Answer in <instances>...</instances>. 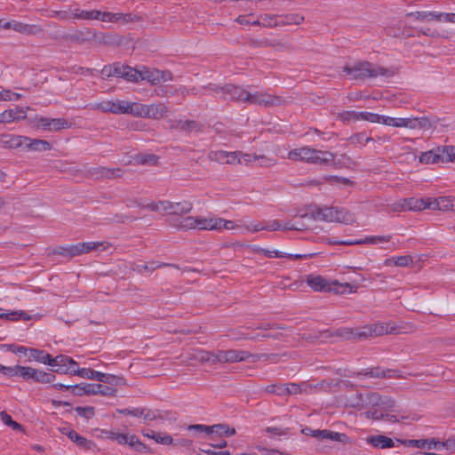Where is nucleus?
I'll use <instances>...</instances> for the list:
<instances>
[{"label":"nucleus","instance_id":"nucleus-1","mask_svg":"<svg viewBox=\"0 0 455 455\" xmlns=\"http://www.w3.org/2000/svg\"><path fill=\"white\" fill-rule=\"evenodd\" d=\"M343 71L355 80L376 78L379 76L391 77L395 75L393 69L369 61H358L352 66L347 65L343 68Z\"/></svg>","mask_w":455,"mask_h":455},{"label":"nucleus","instance_id":"nucleus-2","mask_svg":"<svg viewBox=\"0 0 455 455\" xmlns=\"http://www.w3.org/2000/svg\"><path fill=\"white\" fill-rule=\"evenodd\" d=\"M335 154L310 147H301L291 150L288 158L292 161H301L311 164L327 165L334 162Z\"/></svg>","mask_w":455,"mask_h":455},{"label":"nucleus","instance_id":"nucleus-3","mask_svg":"<svg viewBox=\"0 0 455 455\" xmlns=\"http://www.w3.org/2000/svg\"><path fill=\"white\" fill-rule=\"evenodd\" d=\"M146 207L152 212L180 217L192 211L193 204L190 201L171 202L163 200L147 204Z\"/></svg>","mask_w":455,"mask_h":455},{"label":"nucleus","instance_id":"nucleus-4","mask_svg":"<svg viewBox=\"0 0 455 455\" xmlns=\"http://www.w3.org/2000/svg\"><path fill=\"white\" fill-rule=\"evenodd\" d=\"M307 284L315 291L343 293L339 289L342 287H349L348 283H339L338 281H329L319 275H307L306 276Z\"/></svg>","mask_w":455,"mask_h":455},{"label":"nucleus","instance_id":"nucleus-5","mask_svg":"<svg viewBox=\"0 0 455 455\" xmlns=\"http://www.w3.org/2000/svg\"><path fill=\"white\" fill-rule=\"evenodd\" d=\"M73 394L79 396L84 395H101L104 396H115L116 394V388L102 384L82 383L74 385Z\"/></svg>","mask_w":455,"mask_h":455},{"label":"nucleus","instance_id":"nucleus-6","mask_svg":"<svg viewBox=\"0 0 455 455\" xmlns=\"http://www.w3.org/2000/svg\"><path fill=\"white\" fill-rule=\"evenodd\" d=\"M283 102V100L280 96L272 95L263 92H248L247 98H245V103L263 106L266 108H271L274 106H280Z\"/></svg>","mask_w":455,"mask_h":455},{"label":"nucleus","instance_id":"nucleus-7","mask_svg":"<svg viewBox=\"0 0 455 455\" xmlns=\"http://www.w3.org/2000/svg\"><path fill=\"white\" fill-rule=\"evenodd\" d=\"M146 80L152 85L172 80V74L167 70L140 67V81Z\"/></svg>","mask_w":455,"mask_h":455},{"label":"nucleus","instance_id":"nucleus-8","mask_svg":"<svg viewBox=\"0 0 455 455\" xmlns=\"http://www.w3.org/2000/svg\"><path fill=\"white\" fill-rule=\"evenodd\" d=\"M208 159L220 164H241L239 151L211 150L208 153Z\"/></svg>","mask_w":455,"mask_h":455},{"label":"nucleus","instance_id":"nucleus-9","mask_svg":"<svg viewBox=\"0 0 455 455\" xmlns=\"http://www.w3.org/2000/svg\"><path fill=\"white\" fill-rule=\"evenodd\" d=\"M126 100H104L99 103L90 104L88 107L93 110H101L104 113L124 115Z\"/></svg>","mask_w":455,"mask_h":455},{"label":"nucleus","instance_id":"nucleus-10","mask_svg":"<svg viewBox=\"0 0 455 455\" xmlns=\"http://www.w3.org/2000/svg\"><path fill=\"white\" fill-rule=\"evenodd\" d=\"M124 38L116 33L98 32L92 29V41L100 46H119L124 44Z\"/></svg>","mask_w":455,"mask_h":455},{"label":"nucleus","instance_id":"nucleus-11","mask_svg":"<svg viewBox=\"0 0 455 455\" xmlns=\"http://www.w3.org/2000/svg\"><path fill=\"white\" fill-rule=\"evenodd\" d=\"M337 216V207H323L312 210L310 213L300 215L301 218H310L315 220H323L327 222H335Z\"/></svg>","mask_w":455,"mask_h":455},{"label":"nucleus","instance_id":"nucleus-12","mask_svg":"<svg viewBox=\"0 0 455 455\" xmlns=\"http://www.w3.org/2000/svg\"><path fill=\"white\" fill-rule=\"evenodd\" d=\"M249 351L228 349L219 350V363H233L249 359Z\"/></svg>","mask_w":455,"mask_h":455},{"label":"nucleus","instance_id":"nucleus-13","mask_svg":"<svg viewBox=\"0 0 455 455\" xmlns=\"http://www.w3.org/2000/svg\"><path fill=\"white\" fill-rule=\"evenodd\" d=\"M224 100H232L242 101L245 103V98H247L248 91L241 86L228 84L223 86L221 89Z\"/></svg>","mask_w":455,"mask_h":455},{"label":"nucleus","instance_id":"nucleus-14","mask_svg":"<svg viewBox=\"0 0 455 455\" xmlns=\"http://www.w3.org/2000/svg\"><path fill=\"white\" fill-rule=\"evenodd\" d=\"M198 216H180L175 217L171 225L178 230L197 229Z\"/></svg>","mask_w":455,"mask_h":455},{"label":"nucleus","instance_id":"nucleus-15","mask_svg":"<svg viewBox=\"0 0 455 455\" xmlns=\"http://www.w3.org/2000/svg\"><path fill=\"white\" fill-rule=\"evenodd\" d=\"M68 363H75V360L65 355H59L56 357L50 358V363L48 365L55 367L53 370L57 373L70 374L72 367H68Z\"/></svg>","mask_w":455,"mask_h":455},{"label":"nucleus","instance_id":"nucleus-16","mask_svg":"<svg viewBox=\"0 0 455 455\" xmlns=\"http://www.w3.org/2000/svg\"><path fill=\"white\" fill-rule=\"evenodd\" d=\"M103 243L100 242H84L68 246L69 258L98 250Z\"/></svg>","mask_w":455,"mask_h":455},{"label":"nucleus","instance_id":"nucleus-17","mask_svg":"<svg viewBox=\"0 0 455 455\" xmlns=\"http://www.w3.org/2000/svg\"><path fill=\"white\" fill-rule=\"evenodd\" d=\"M27 117L26 111L22 108L16 107L15 108L6 109L0 114L1 124H10L17 122Z\"/></svg>","mask_w":455,"mask_h":455},{"label":"nucleus","instance_id":"nucleus-18","mask_svg":"<svg viewBox=\"0 0 455 455\" xmlns=\"http://www.w3.org/2000/svg\"><path fill=\"white\" fill-rule=\"evenodd\" d=\"M169 112V108L166 103L157 102L147 105L146 118H152L155 120L164 117Z\"/></svg>","mask_w":455,"mask_h":455},{"label":"nucleus","instance_id":"nucleus-19","mask_svg":"<svg viewBox=\"0 0 455 455\" xmlns=\"http://www.w3.org/2000/svg\"><path fill=\"white\" fill-rule=\"evenodd\" d=\"M92 29L85 28L84 29L76 30L74 33L67 34L63 38L71 43L84 44L85 42L92 41Z\"/></svg>","mask_w":455,"mask_h":455},{"label":"nucleus","instance_id":"nucleus-20","mask_svg":"<svg viewBox=\"0 0 455 455\" xmlns=\"http://www.w3.org/2000/svg\"><path fill=\"white\" fill-rule=\"evenodd\" d=\"M220 218L216 216H198L197 230L219 231Z\"/></svg>","mask_w":455,"mask_h":455},{"label":"nucleus","instance_id":"nucleus-21","mask_svg":"<svg viewBox=\"0 0 455 455\" xmlns=\"http://www.w3.org/2000/svg\"><path fill=\"white\" fill-rule=\"evenodd\" d=\"M122 172V170L119 168L110 169L106 167H98L91 170L90 175L96 179H113L120 177Z\"/></svg>","mask_w":455,"mask_h":455},{"label":"nucleus","instance_id":"nucleus-22","mask_svg":"<svg viewBox=\"0 0 455 455\" xmlns=\"http://www.w3.org/2000/svg\"><path fill=\"white\" fill-rule=\"evenodd\" d=\"M403 204L408 211H422L431 206L430 198L410 197L403 199Z\"/></svg>","mask_w":455,"mask_h":455},{"label":"nucleus","instance_id":"nucleus-23","mask_svg":"<svg viewBox=\"0 0 455 455\" xmlns=\"http://www.w3.org/2000/svg\"><path fill=\"white\" fill-rule=\"evenodd\" d=\"M431 206L429 209L443 212L453 211L452 196H440L437 198H430Z\"/></svg>","mask_w":455,"mask_h":455},{"label":"nucleus","instance_id":"nucleus-24","mask_svg":"<svg viewBox=\"0 0 455 455\" xmlns=\"http://www.w3.org/2000/svg\"><path fill=\"white\" fill-rule=\"evenodd\" d=\"M407 18H411L419 22H426L431 20L440 21V12H412L406 13Z\"/></svg>","mask_w":455,"mask_h":455},{"label":"nucleus","instance_id":"nucleus-25","mask_svg":"<svg viewBox=\"0 0 455 455\" xmlns=\"http://www.w3.org/2000/svg\"><path fill=\"white\" fill-rule=\"evenodd\" d=\"M27 141L28 137L26 136L8 134L4 135L2 138V143L9 148H25Z\"/></svg>","mask_w":455,"mask_h":455},{"label":"nucleus","instance_id":"nucleus-26","mask_svg":"<svg viewBox=\"0 0 455 455\" xmlns=\"http://www.w3.org/2000/svg\"><path fill=\"white\" fill-rule=\"evenodd\" d=\"M366 441L375 448L386 449L395 446V443L390 437L381 435L369 436Z\"/></svg>","mask_w":455,"mask_h":455},{"label":"nucleus","instance_id":"nucleus-27","mask_svg":"<svg viewBox=\"0 0 455 455\" xmlns=\"http://www.w3.org/2000/svg\"><path fill=\"white\" fill-rule=\"evenodd\" d=\"M125 114L132 115L136 117L146 118L147 105L139 102H131L126 100Z\"/></svg>","mask_w":455,"mask_h":455},{"label":"nucleus","instance_id":"nucleus-28","mask_svg":"<svg viewBox=\"0 0 455 455\" xmlns=\"http://www.w3.org/2000/svg\"><path fill=\"white\" fill-rule=\"evenodd\" d=\"M380 395L378 393H369L366 395H360L359 400L361 403H355L353 404V406H361V407H373V408H379V401H380Z\"/></svg>","mask_w":455,"mask_h":455},{"label":"nucleus","instance_id":"nucleus-29","mask_svg":"<svg viewBox=\"0 0 455 455\" xmlns=\"http://www.w3.org/2000/svg\"><path fill=\"white\" fill-rule=\"evenodd\" d=\"M13 30L24 35H37L43 32V28L38 25L25 24L14 20Z\"/></svg>","mask_w":455,"mask_h":455},{"label":"nucleus","instance_id":"nucleus-30","mask_svg":"<svg viewBox=\"0 0 455 455\" xmlns=\"http://www.w3.org/2000/svg\"><path fill=\"white\" fill-rule=\"evenodd\" d=\"M70 374L77 375V376H79L81 378H84V379H96L98 381H100V378H104L103 372L97 371L90 369V368L71 369Z\"/></svg>","mask_w":455,"mask_h":455},{"label":"nucleus","instance_id":"nucleus-31","mask_svg":"<svg viewBox=\"0 0 455 455\" xmlns=\"http://www.w3.org/2000/svg\"><path fill=\"white\" fill-rule=\"evenodd\" d=\"M168 412H161L156 410H151L148 408H141L140 418H142L145 421H153V420H164L168 419Z\"/></svg>","mask_w":455,"mask_h":455},{"label":"nucleus","instance_id":"nucleus-32","mask_svg":"<svg viewBox=\"0 0 455 455\" xmlns=\"http://www.w3.org/2000/svg\"><path fill=\"white\" fill-rule=\"evenodd\" d=\"M25 148L30 151H48L52 148V146L47 140L30 139L28 137Z\"/></svg>","mask_w":455,"mask_h":455},{"label":"nucleus","instance_id":"nucleus-33","mask_svg":"<svg viewBox=\"0 0 455 455\" xmlns=\"http://www.w3.org/2000/svg\"><path fill=\"white\" fill-rule=\"evenodd\" d=\"M194 359L200 363H219V350L215 352L199 350L195 353Z\"/></svg>","mask_w":455,"mask_h":455},{"label":"nucleus","instance_id":"nucleus-34","mask_svg":"<svg viewBox=\"0 0 455 455\" xmlns=\"http://www.w3.org/2000/svg\"><path fill=\"white\" fill-rule=\"evenodd\" d=\"M170 266L167 263H161L157 261H152L150 263H142V262H136L132 265V270L142 274L144 272H153L155 269H157L162 267Z\"/></svg>","mask_w":455,"mask_h":455},{"label":"nucleus","instance_id":"nucleus-35","mask_svg":"<svg viewBox=\"0 0 455 455\" xmlns=\"http://www.w3.org/2000/svg\"><path fill=\"white\" fill-rule=\"evenodd\" d=\"M356 217L355 214L346 208H338L337 207V216L336 221L339 223H342L345 225H351L355 223Z\"/></svg>","mask_w":455,"mask_h":455},{"label":"nucleus","instance_id":"nucleus-36","mask_svg":"<svg viewBox=\"0 0 455 455\" xmlns=\"http://www.w3.org/2000/svg\"><path fill=\"white\" fill-rule=\"evenodd\" d=\"M170 127H171V129H177V130H181V131H185V132L199 131L200 130L199 124L193 120L173 121Z\"/></svg>","mask_w":455,"mask_h":455},{"label":"nucleus","instance_id":"nucleus-37","mask_svg":"<svg viewBox=\"0 0 455 455\" xmlns=\"http://www.w3.org/2000/svg\"><path fill=\"white\" fill-rule=\"evenodd\" d=\"M303 227L290 226V223L283 224L280 220H274L267 222L265 225V230L275 231V230H302Z\"/></svg>","mask_w":455,"mask_h":455},{"label":"nucleus","instance_id":"nucleus-38","mask_svg":"<svg viewBox=\"0 0 455 455\" xmlns=\"http://www.w3.org/2000/svg\"><path fill=\"white\" fill-rule=\"evenodd\" d=\"M441 148H438L435 150H429L422 153L419 156V162L425 164H435L441 161Z\"/></svg>","mask_w":455,"mask_h":455},{"label":"nucleus","instance_id":"nucleus-39","mask_svg":"<svg viewBox=\"0 0 455 455\" xmlns=\"http://www.w3.org/2000/svg\"><path fill=\"white\" fill-rule=\"evenodd\" d=\"M99 10H81L76 8L74 20H98Z\"/></svg>","mask_w":455,"mask_h":455},{"label":"nucleus","instance_id":"nucleus-40","mask_svg":"<svg viewBox=\"0 0 455 455\" xmlns=\"http://www.w3.org/2000/svg\"><path fill=\"white\" fill-rule=\"evenodd\" d=\"M413 263V259L411 255L397 256L387 259L385 266H396V267H408Z\"/></svg>","mask_w":455,"mask_h":455},{"label":"nucleus","instance_id":"nucleus-41","mask_svg":"<svg viewBox=\"0 0 455 455\" xmlns=\"http://www.w3.org/2000/svg\"><path fill=\"white\" fill-rule=\"evenodd\" d=\"M125 65L121 63H115L111 66H105L102 69V73L107 76H116L123 78L125 71Z\"/></svg>","mask_w":455,"mask_h":455},{"label":"nucleus","instance_id":"nucleus-42","mask_svg":"<svg viewBox=\"0 0 455 455\" xmlns=\"http://www.w3.org/2000/svg\"><path fill=\"white\" fill-rule=\"evenodd\" d=\"M144 435L148 438L154 439L157 443L164 445H169L173 443V439L171 435L162 433H156L153 430H148L147 432L144 433Z\"/></svg>","mask_w":455,"mask_h":455},{"label":"nucleus","instance_id":"nucleus-43","mask_svg":"<svg viewBox=\"0 0 455 455\" xmlns=\"http://www.w3.org/2000/svg\"><path fill=\"white\" fill-rule=\"evenodd\" d=\"M268 47H272L277 52H291L294 50V45L289 40H277L269 39Z\"/></svg>","mask_w":455,"mask_h":455},{"label":"nucleus","instance_id":"nucleus-44","mask_svg":"<svg viewBox=\"0 0 455 455\" xmlns=\"http://www.w3.org/2000/svg\"><path fill=\"white\" fill-rule=\"evenodd\" d=\"M51 355L47 354L44 350H40L37 348H29L28 350V359H34L37 362H40L44 364L50 363Z\"/></svg>","mask_w":455,"mask_h":455},{"label":"nucleus","instance_id":"nucleus-45","mask_svg":"<svg viewBox=\"0 0 455 455\" xmlns=\"http://www.w3.org/2000/svg\"><path fill=\"white\" fill-rule=\"evenodd\" d=\"M216 434L220 436H231L235 434V428H230L225 424H217L211 426L210 435Z\"/></svg>","mask_w":455,"mask_h":455},{"label":"nucleus","instance_id":"nucleus-46","mask_svg":"<svg viewBox=\"0 0 455 455\" xmlns=\"http://www.w3.org/2000/svg\"><path fill=\"white\" fill-rule=\"evenodd\" d=\"M251 249L252 252H254V253H262L263 255H265L267 258H284V257H286V253L285 252L279 251H276V250H272L271 251V250H268V249L261 248V247L257 246V245L251 246Z\"/></svg>","mask_w":455,"mask_h":455},{"label":"nucleus","instance_id":"nucleus-47","mask_svg":"<svg viewBox=\"0 0 455 455\" xmlns=\"http://www.w3.org/2000/svg\"><path fill=\"white\" fill-rule=\"evenodd\" d=\"M387 372L395 373V370H392V369L384 370L380 367H375V368H371L370 370H365V371L363 372V375L365 377H370V378H387ZM361 374H363V372L358 373V375H361Z\"/></svg>","mask_w":455,"mask_h":455},{"label":"nucleus","instance_id":"nucleus-48","mask_svg":"<svg viewBox=\"0 0 455 455\" xmlns=\"http://www.w3.org/2000/svg\"><path fill=\"white\" fill-rule=\"evenodd\" d=\"M31 379L40 383H52L55 379V376L50 372L34 369Z\"/></svg>","mask_w":455,"mask_h":455},{"label":"nucleus","instance_id":"nucleus-49","mask_svg":"<svg viewBox=\"0 0 455 455\" xmlns=\"http://www.w3.org/2000/svg\"><path fill=\"white\" fill-rule=\"evenodd\" d=\"M140 67L132 68L130 66H126L123 78L129 82L138 83L140 81Z\"/></svg>","mask_w":455,"mask_h":455},{"label":"nucleus","instance_id":"nucleus-50","mask_svg":"<svg viewBox=\"0 0 455 455\" xmlns=\"http://www.w3.org/2000/svg\"><path fill=\"white\" fill-rule=\"evenodd\" d=\"M324 440H331V441L339 442L342 443H350V440L346 434L333 432V431H331L328 429L325 430Z\"/></svg>","mask_w":455,"mask_h":455},{"label":"nucleus","instance_id":"nucleus-51","mask_svg":"<svg viewBox=\"0 0 455 455\" xmlns=\"http://www.w3.org/2000/svg\"><path fill=\"white\" fill-rule=\"evenodd\" d=\"M283 19L278 21L279 26H285L291 24L299 25L303 22L304 17L298 13L287 14L282 17Z\"/></svg>","mask_w":455,"mask_h":455},{"label":"nucleus","instance_id":"nucleus-52","mask_svg":"<svg viewBox=\"0 0 455 455\" xmlns=\"http://www.w3.org/2000/svg\"><path fill=\"white\" fill-rule=\"evenodd\" d=\"M441 161L455 163V146H446L441 148Z\"/></svg>","mask_w":455,"mask_h":455},{"label":"nucleus","instance_id":"nucleus-53","mask_svg":"<svg viewBox=\"0 0 455 455\" xmlns=\"http://www.w3.org/2000/svg\"><path fill=\"white\" fill-rule=\"evenodd\" d=\"M383 116L381 115L371 112H358V120H365L371 123H383Z\"/></svg>","mask_w":455,"mask_h":455},{"label":"nucleus","instance_id":"nucleus-54","mask_svg":"<svg viewBox=\"0 0 455 455\" xmlns=\"http://www.w3.org/2000/svg\"><path fill=\"white\" fill-rule=\"evenodd\" d=\"M141 18L132 13L117 12V23L123 25L140 21Z\"/></svg>","mask_w":455,"mask_h":455},{"label":"nucleus","instance_id":"nucleus-55","mask_svg":"<svg viewBox=\"0 0 455 455\" xmlns=\"http://www.w3.org/2000/svg\"><path fill=\"white\" fill-rule=\"evenodd\" d=\"M0 318H5L7 320H30L31 316L24 311H12L10 313L0 314Z\"/></svg>","mask_w":455,"mask_h":455},{"label":"nucleus","instance_id":"nucleus-56","mask_svg":"<svg viewBox=\"0 0 455 455\" xmlns=\"http://www.w3.org/2000/svg\"><path fill=\"white\" fill-rule=\"evenodd\" d=\"M405 117L383 116V124L396 128H404Z\"/></svg>","mask_w":455,"mask_h":455},{"label":"nucleus","instance_id":"nucleus-57","mask_svg":"<svg viewBox=\"0 0 455 455\" xmlns=\"http://www.w3.org/2000/svg\"><path fill=\"white\" fill-rule=\"evenodd\" d=\"M62 433L66 434L71 441L77 443V445L81 447H85L88 443L86 438L81 436L74 430L66 431V428H64Z\"/></svg>","mask_w":455,"mask_h":455},{"label":"nucleus","instance_id":"nucleus-58","mask_svg":"<svg viewBox=\"0 0 455 455\" xmlns=\"http://www.w3.org/2000/svg\"><path fill=\"white\" fill-rule=\"evenodd\" d=\"M325 180L336 186H353L354 182L347 178L339 177V176H328L324 178Z\"/></svg>","mask_w":455,"mask_h":455},{"label":"nucleus","instance_id":"nucleus-59","mask_svg":"<svg viewBox=\"0 0 455 455\" xmlns=\"http://www.w3.org/2000/svg\"><path fill=\"white\" fill-rule=\"evenodd\" d=\"M103 377L100 379V381L110 385L109 387L119 386L124 383V379L122 377L106 373H103Z\"/></svg>","mask_w":455,"mask_h":455},{"label":"nucleus","instance_id":"nucleus-60","mask_svg":"<svg viewBox=\"0 0 455 455\" xmlns=\"http://www.w3.org/2000/svg\"><path fill=\"white\" fill-rule=\"evenodd\" d=\"M264 391L267 394H273L280 396L285 395V388L283 384H271L265 387Z\"/></svg>","mask_w":455,"mask_h":455},{"label":"nucleus","instance_id":"nucleus-61","mask_svg":"<svg viewBox=\"0 0 455 455\" xmlns=\"http://www.w3.org/2000/svg\"><path fill=\"white\" fill-rule=\"evenodd\" d=\"M254 160L258 162V165L259 167H271L276 164V160L275 158L267 156L265 155H256Z\"/></svg>","mask_w":455,"mask_h":455},{"label":"nucleus","instance_id":"nucleus-62","mask_svg":"<svg viewBox=\"0 0 455 455\" xmlns=\"http://www.w3.org/2000/svg\"><path fill=\"white\" fill-rule=\"evenodd\" d=\"M395 406V401L388 396H380L379 409L382 411H392Z\"/></svg>","mask_w":455,"mask_h":455},{"label":"nucleus","instance_id":"nucleus-63","mask_svg":"<svg viewBox=\"0 0 455 455\" xmlns=\"http://www.w3.org/2000/svg\"><path fill=\"white\" fill-rule=\"evenodd\" d=\"M98 20L107 23H117V12H101L99 10Z\"/></svg>","mask_w":455,"mask_h":455},{"label":"nucleus","instance_id":"nucleus-64","mask_svg":"<svg viewBox=\"0 0 455 455\" xmlns=\"http://www.w3.org/2000/svg\"><path fill=\"white\" fill-rule=\"evenodd\" d=\"M75 411L77 412V414L83 418H85L87 419H92L95 415V409L92 406H77Z\"/></svg>","mask_w":455,"mask_h":455}]
</instances>
